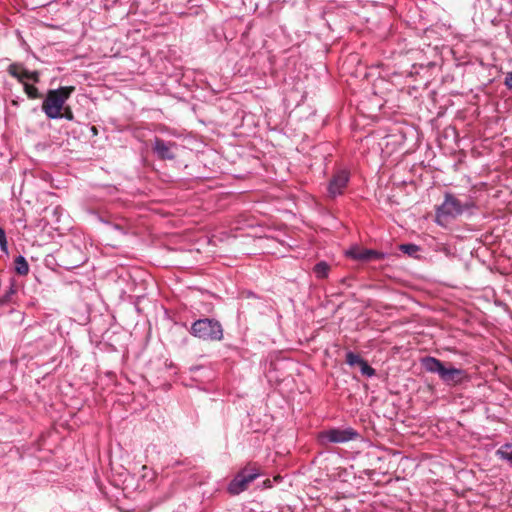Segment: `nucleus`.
<instances>
[{"instance_id": "f257e3e1", "label": "nucleus", "mask_w": 512, "mask_h": 512, "mask_svg": "<svg viewBox=\"0 0 512 512\" xmlns=\"http://www.w3.org/2000/svg\"><path fill=\"white\" fill-rule=\"evenodd\" d=\"M421 364L426 372L438 374L441 381L448 386H458L470 381L466 370L456 368L451 364L446 366L435 357L426 356L421 359Z\"/></svg>"}, {"instance_id": "f03ea898", "label": "nucleus", "mask_w": 512, "mask_h": 512, "mask_svg": "<svg viewBox=\"0 0 512 512\" xmlns=\"http://www.w3.org/2000/svg\"><path fill=\"white\" fill-rule=\"evenodd\" d=\"M73 86H62L48 90L42 103V110L48 119H61L65 102L74 92Z\"/></svg>"}, {"instance_id": "7ed1b4c3", "label": "nucleus", "mask_w": 512, "mask_h": 512, "mask_svg": "<svg viewBox=\"0 0 512 512\" xmlns=\"http://www.w3.org/2000/svg\"><path fill=\"white\" fill-rule=\"evenodd\" d=\"M474 207V203L467 201L462 203L452 193H445L444 201L436 208V222L443 225L449 219H454L463 214L464 211Z\"/></svg>"}, {"instance_id": "20e7f679", "label": "nucleus", "mask_w": 512, "mask_h": 512, "mask_svg": "<svg viewBox=\"0 0 512 512\" xmlns=\"http://www.w3.org/2000/svg\"><path fill=\"white\" fill-rule=\"evenodd\" d=\"M190 334L205 341H220L223 339V328L219 321L203 318L192 323Z\"/></svg>"}, {"instance_id": "39448f33", "label": "nucleus", "mask_w": 512, "mask_h": 512, "mask_svg": "<svg viewBox=\"0 0 512 512\" xmlns=\"http://www.w3.org/2000/svg\"><path fill=\"white\" fill-rule=\"evenodd\" d=\"M360 438V434L352 427L330 428L318 433L317 439L322 446L328 444H343L355 441Z\"/></svg>"}, {"instance_id": "423d86ee", "label": "nucleus", "mask_w": 512, "mask_h": 512, "mask_svg": "<svg viewBox=\"0 0 512 512\" xmlns=\"http://www.w3.org/2000/svg\"><path fill=\"white\" fill-rule=\"evenodd\" d=\"M259 476L256 468H244L229 483L228 492L232 495H238L248 488V485Z\"/></svg>"}, {"instance_id": "0eeeda50", "label": "nucleus", "mask_w": 512, "mask_h": 512, "mask_svg": "<svg viewBox=\"0 0 512 512\" xmlns=\"http://www.w3.org/2000/svg\"><path fill=\"white\" fill-rule=\"evenodd\" d=\"M176 147L177 144L173 141H165L159 137H155L152 150L161 160H174L176 158L174 152Z\"/></svg>"}, {"instance_id": "6e6552de", "label": "nucleus", "mask_w": 512, "mask_h": 512, "mask_svg": "<svg viewBox=\"0 0 512 512\" xmlns=\"http://www.w3.org/2000/svg\"><path fill=\"white\" fill-rule=\"evenodd\" d=\"M7 72L10 76L17 79L20 83L31 80L35 83L40 81V74L38 71H29L21 63H12L8 66Z\"/></svg>"}, {"instance_id": "1a4fd4ad", "label": "nucleus", "mask_w": 512, "mask_h": 512, "mask_svg": "<svg viewBox=\"0 0 512 512\" xmlns=\"http://www.w3.org/2000/svg\"><path fill=\"white\" fill-rule=\"evenodd\" d=\"M349 181V172L346 170L337 171L328 184V196L335 198L343 193Z\"/></svg>"}, {"instance_id": "9d476101", "label": "nucleus", "mask_w": 512, "mask_h": 512, "mask_svg": "<svg viewBox=\"0 0 512 512\" xmlns=\"http://www.w3.org/2000/svg\"><path fill=\"white\" fill-rule=\"evenodd\" d=\"M346 255L354 260L363 262L381 260L385 256L382 252L373 249H361L359 247H352L346 252Z\"/></svg>"}, {"instance_id": "9b49d317", "label": "nucleus", "mask_w": 512, "mask_h": 512, "mask_svg": "<svg viewBox=\"0 0 512 512\" xmlns=\"http://www.w3.org/2000/svg\"><path fill=\"white\" fill-rule=\"evenodd\" d=\"M15 271L21 276H26L29 273V264L24 256L19 255L15 258Z\"/></svg>"}, {"instance_id": "f8f14e48", "label": "nucleus", "mask_w": 512, "mask_h": 512, "mask_svg": "<svg viewBox=\"0 0 512 512\" xmlns=\"http://www.w3.org/2000/svg\"><path fill=\"white\" fill-rule=\"evenodd\" d=\"M330 266L325 261H320L313 267V273L318 279H324L328 277Z\"/></svg>"}, {"instance_id": "ddd939ff", "label": "nucleus", "mask_w": 512, "mask_h": 512, "mask_svg": "<svg viewBox=\"0 0 512 512\" xmlns=\"http://www.w3.org/2000/svg\"><path fill=\"white\" fill-rule=\"evenodd\" d=\"M16 287L14 282L12 281L9 289L4 293V295L0 296V305L8 304L12 301L13 295L16 293Z\"/></svg>"}, {"instance_id": "4468645a", "label": "nucleus", "mask_w": 512, "mask_h": 512, "mask_svg": "<svg viewBox=\"0 0 512 512\" xmlns=\"http://www.w3.org/2000/svg\"><path fill=\"white\" fill-rule=\"evenodd\" d=\"M22 84H23L24 91L27 94L28 98L38 99L41 97V94L39 93L38 88H36L34 85H31L26 81H24V83H22Z\"/></svg>"}, {"instance_id": "2eb2a0df", "label": "nucleus", "mask_w": 512, "mask_h": 512, "mask_svg": "<svg viewBox=\"0 0 512 512\" xmlns=\"http://www.w3.org/2000/svg\"><path fill=\"white\" fill-rule=\"evenodd\" d=\"M497 454L500 456V458L506 459L511 462L512 461V444L504 445L497 451Z\"/></svg>"}, {"instance_id": "dca6fc26", "label": "nucleus", "mask_w": 512, "mask_h": 512, "mask_svg": "<svg viewBox=\"0 0 512 512\" xmlns=\"http://www.w3.org/2000/svg\"><path fill=\"white\" fill-rule=\"evenodd\" d=\"M363 361V358H361L358 354L349 351L346 353V363L350 366H359V364Z\"/></svg>"}, {"instance_id": "f3484780", "label": "nucleus", "mask_w": 512, "mask_h": 512, "mask_svg": "<svg viewBox=\"0 0 512 512\" xmlns=\"http://www.w3.org/2000/svg\"><path fill=\"white\" fill-rule=\"evenodd\" d=\"M399 249L403 253L408 254L409 256H413L414 254H416L419 251L420 248H419V246H417L415 244L408 243V244H401L399 246Z\"/></svg>"}, {"instance_id": "a211bd4d", "label": "nucleus", "mask_w": 512, "mask_h": 512, "mask_svg": "<svg viewBox=\"0 0 512 512\" xmlns=\"http://www.w3.org/2000/svg\"><path fill=\"white\" fill-rule=\"evenodd\" d=\"M360 371L363 375L367 377H372L375 375V369L372 368L366 360L363 359V361L359 364Z\"/></svg>"}, {"instance_id": "6ab92c4d", "label": "nucleus", "mask_w": 512, "mask_h": 512, "mask_svg": "<svg viewBox=\"0 0 512 512\" xmlns=\"http://www.w3.org/2000/svg\"><path fill=\"white\" fill-rule=\"evenodd\" d=\"M0 250L3 253L8 254V241L5 230L2 227H0Z\"/></svg>"}, {"instance_id": "aec40b11", "label": "nucleus", "mask_w": 512, "mask_h": 512, "mask_svg": "<svg viewBox=\"0 0 512 512\" xmlns=\"http://www.w3.org/2000/svg\"><path fill=\"white\" fill-rule=\"evenodd\" d=\"M62 112V118H65L69 121H72L74 119V114L70 107H64Z\"/></svg>"}, {"instance_id": "412c9836", "label": "nucleus", "mask_w": 512, "mask_h": 512, "mask_svg": "<svg viewBox=\"0 0 512 512\" xmlns=\"http://www.w3.org/2000/svg\"><path fill=\"white\" fill-rule=\"evenodd\" d=\"M504 84L509 90L512 91V71L506 73Z\"/></svg>"}, {"instance_id": "4be33fe9", "label": "nucleus", "mask_w": 512, "mask_h": 512, "mask_svg": "<svg viewBox=\"0 0 512 512\" xmlns=\"http://www.w3.org/2000/svg\"><path fill=\"white\" fill-rule=\"evenodd\" d=\"M91 131H92V133H93V134H97V129H96V127H95V126H92V127H91Z\"/></svg>"}, {"instance_id": "5701e85b", "label": "nucleus", "mask_w": 512, "mask_h": 512, "mask_svg": "<svg viewBox=\"0 0 512 512\" xmlns=\"http://www.w3.org/2000/svg\"><path fill=\"white\" fill-rule=\"evenodd\" d=\"M511 463H512V461H511Z\"/></svg>"}]
</instances>
